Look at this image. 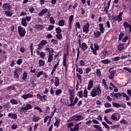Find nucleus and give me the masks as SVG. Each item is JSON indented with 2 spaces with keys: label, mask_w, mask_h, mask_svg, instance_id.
Masks as SVG:
<instances>
[{
  "label": "nucleus",
  "mask_w": 131,
  "mask_h": 131,
  "mask_svg": "<svg viewBox=\"0 0 131 131\" xmlns=\"http://www.w3.org/2000/svg\"><path fill=\"white\" fill-rule=\"evenodd\" d=\"M102 93V91L101 90V89L100 88V85H98L97 88H94L92 90L91 92V96L93 97V98L95 97H97V96H98Z\"/></svg>",
  "instance_id": "obj_1"
},
{
  "label": "nucleus",
  "mask_w": 131,
  "mask_h": 131,
  "mask_svg": "<svg viewBox=\"0 0 131 131\" xmlns=\"http://www.w3.org/2000/svg\"><path fill=\"white\" fill-rule=\"evenodd\" d=\"M18 33L20 36H21V37H24V36H25V34L26 33V31L25 30V29L21 26H18Z\"/></svg>",
  "instance_id": "obj_2"
},
{
  "label": "nucleus",
  "mask_w": 131,
  "mask_h": 131,
  "mask_svg": "<svg viewBox=\"0 0 131 131\" xmlns=\"http://www.w3.org/2000/svg\"><path fill=\"white\" fill-rule=\"evenodd\" d=\"M110 76H108L110 79H113L114 78V76L115 73H116V70H114L113 68H111L109 70Z\"/></svg>",
  "instance_id": "obj_3"
},
{
  "label": "nucleus",
  "mask_w": 131,
  "mask_h": 131,
  "mask_svg": "<svg viewBox=\"0 0 131 131\" xmlns=\"http://www.w3.org/2000/svg\"><path fill=\"white\" fill-rule=\"evenodd\" d=\"M2 9L4 10V11H9L12 9V5H11L9 3H4L3 5Z\"/></svg>",
  "instance_id": "obj_4"
},
{
  "label": "nucleus",
  "mask_w": 131,
  "mask_h": 131,
  "mask_svg": "<svg viewBox=\"0 0 131 131\" xmlns=\"http://www.w3.org/2000/svg\"><path fill=\"white\" fill-rule=\"evenodd\" d=\"M29 109H32V105L30 104H26L25 107H22L20 108V111L22 112H26V111H27V110H29Z\"/></svg>",
  "instance_id": "obj_5"
},
{
  "label": "nucleus",
  "mask_w": 131,
  "mask_h": 131,
  "mask_svg": "<svg viewBox=\"0 0 131 131\" xmlns=\"http://www.w3.org/2000/svg\"><path fill=\"white\" fill-rule=\"evenodd\" d=\"M89 28H90V24L87 23L83 27V32L85 33H89Z\"/></svg>",
  "instance_id": "obj_6"
},
{
  "label": "nucleus",
  "mask_w": 131,
  "mask_h": 131,
  "mask_svg": "<svg viewBox=\"0 0 131 131\" xmlns=\"http://www.w3.org/2000/svg\"><path fill=\"white\" fill-rule=\"evenodd\" d=\"M8 116V117H9V118H11L12 119H14V120H16V119L18 118V116H17V114H14L13 113H9Z\"/></svg>",
  "instance_id": "obj_7"
},
{
  "label": "nucleus",
  "mask_w": 131,
  "mask_h": 131,
  "mask_svg": "<svg viewBox=\"0 0 131 131\" xmlns=\"http://www.w3.org/2000/svg\"><path fill=\"white\" fill-rule=\"evenodd\" d=\"M70 101L71 103H73V100H74V92L72 90H70Z\"/></svg>",
  "instance_id": "obj_8"
},
{
  "label": "nucleus",
  "mask_w": 131,
  "mask_h": 131,
  "mask_svg": "<svg viewBox=\"0 0 131 131\" xmlns=\"http://www.w3.org/2000/svg\"><path fill=\"white\" fill-rule=\"evenodd\" d=\"M123 12H121L117 16V18L115 19V21H118V22H121L122 21V15Z\"/></svg>",
  "instance_id": "obj_9"
},
{
  "label": "nucleus",
  "mask_w": 131,
  "mask_h": 131,
  "mask_svg": "<svg viewBox=\"0 0 131 131\" xmlns=\"http://www.w3.org/2000/svg\"><path fill=\"white\" fill-rule=\"evenodd\" d=\"M21 98L24 99V100H26L27 99H28V98H33V95H31V94L28 93L27 94L23 95Z\"/></svg>",
  "instance_id": "obj_10"
},
{
  "label": "nucleus",
  "mask_w": 131,
  "mask_h": 131,
  "mask_svg": "<svg viewBox=\"0 0 131 131\" xmlns=\"http://www.w3.org/2000/svg\"><path fill=\"white\" fill-rule=\"evenodd\" d=\"M67 61V55H66V54H64V57H63V64L64 67H66V70H67V64H66V62Z\"/></svg>",
  "instance_id": "obj_11"
},
{
  "label": "nucleus",
  "mask_w": 131,
  "mask_h": 131,
  "mask_svg": "<svg viewBox=\"0 0 131 131\" xmlns=\"http://www.w3.org/2000/svg\"><path fill=\"white\" fill-rule=\"evenodd\" d=\"M5 14L7 17H12V15H13V11H10V10H6L5 12Z\"/></svg>",
  "instance_id": "obj_12"
},
{
  "label": "nucleus",
  "mask_w": 131,
  "mask_h": 131,
  "mask_svg": "<svg viewBox=\"0 0 131 131\" xmlns=\"http://www.w3.org/2000/svg\"><path fill=\"white\" fill-rule=\"evenodd\" d=\"M93 127H94V128H96L97 131H103V129L100 125H94Z\"/></svg>",
  "instance_id": "obj_13"
},
{
  "label": "nucleus",
  "mask_w": 131,
  "mask_h": 131,
  "mask_svg": "<svg viewBox=\"0 0 131 131\" xmlns=\"http://www.w3.org/2000/svg\"><path fill=\"white\" fill-rule=\"evenodd\" d=\"M48 13V9H43L40 13H38L39 16H43L45 14Z\"/></svg>",
  "instance_id": "obj_14"
},
{
  "label": "nucleus",
  "mask_w": 131,
  "mask_h": 131,
  "mask_svg": "<svg viewBox=\"0 0 131 131\" xmlns=\"http://www.w3.org/2000/svg\"><path fill=\"white\" fill-rule=\"evenodd\" d=\"M93 85H94V83L93 82V81L90 80L89 82V84L88 86V91H91V89H92V88H93Z\"/></svg>",
  "instance_id": "obj_15"
},
{
  "label": "nucleus",
  "mask_w": 131,
  "mask_h": 131,
  "mask_svg": "<svg viewBox=\"0 0 131 131\" xmlns=\"http://www.w3.org/2000/svg\"><path fill=\"white\" fill-rule=\"evenodd\" d=\"M111 118L115 121H118V118H117V115H116V114H113Z\"/></svg>",
  "instance_id": "obj_16"
},
{
  "label": "nucleus",
  "mask_w": 131,
  "mask_h": 131,
  "mask_svg": "<svg viewBox=\"0 0 131 131\" xmlns=\"http://www.w3.org/2000/svg\"><path fill=\"white\" fill-rule=\"evenodd\" d=\"M108 54V51L106 50H104L101 53V58L104 59L106 57V55Z\"/></svg>",
  "instance_id": "obj_17"
},
{
  "label": "nucleus",
  "mask_w": 131,
  "mask_h": 131,
  "mask_svg": "<svg viewBox=\"0 0 131 131\" xmlns=\"http://www.w3.org/2000/svg\"><path fill=\"white\" fill-rule=\"evenodd\" d=\"M55 122L54 123L55 126H57V127H59L60 126V121H61L60 119H57V118L55 117Z\"/></svg>",
  "instance_id": "obj_18"
},
{
  "label": "nucleus",
  "mask_w": 131,
  "mask_h": 131,
  "mask_svg": "<svg viewBox=\"0 0 131 131\" xmlns=\"http://www.w3.org/2000/svg\"><path fill=\"white\" fill-rule=\"evenodd\" d=\"M39 119H40L39 117L37 116L36 115L33 116L32 120H33V121H34V122H37V121H38V120H39Z\"/></svg>",
  "instance_id": "obj_19"
},
{
  "label": "nucleus",
  "mask_w": 131,
  "mask_h": 131,
  "mask_svg": "<svg viewBox=\"0 0 131 131\" xmlns=\"http://www.w3.org/2000/svg\"><path fill=\"white\" fill-rule=\"evenodd\" d=\"M77 102H78V98L77 97H76L74 103L72 102V103L70 104L69 105V106L72 107V106H74V105H75V104H76L77 103Z\"/></svg>",
  "instance_id": "obj_20"
},
{
  "label": "nucleus",
  "mask_w": 131,
  "mask_h": 131,
  "mask_svg": "<svg viewBox=\"0 0 131 131\" xmlns=\"http://www.w3.org/2000/svg\"><path fill=\"white\" fill-rule=\"evenodd\" d=\"M53 56H54V54L49 53L48 60L49 63L53 61Z\"/></svg>",
  "instance_id": "obj_21"
},
{
  "label": "nucleus",
  "mask_w": 131,
  "mask_h": 131,
  "mask_svg": "<svg viewBox=\"0 0 131 131\" xmlns=\"http://www.w3.org/2000/svg\"><path fill=\"white\" fill-rule=\"evenodd\" d=\"M117 49H118V51H120V52H121V51H122V50L124 49V45H123V44H120L118 46Z\"/></svg>",
  "instance_id": "obj_22"
},
{
  "label": "nucleus",
  "mask_w": 131,
  "mask_h": 131,
  "mask_svg": "<svg viewBox=\"0 0 131 131\" xmlns=\"http://www.w3.org/2000/svg\"><path fill=\"white\" fill-rule=\"evenodd\" d=\"M99 30L101 31V33H104V26H103V24H99Z\"/></svg>",
  "instance_id": "obj_23"
},
{
  "label": "nucleus",
  "mask_w": 131,
  "mask_h": 131,
  "mask_svg": "<svg viewBox=\"0 0 131 131\" xmlns=\"http://www.w3.org/2000/svg\"><path fill=\"white\" fill-rule=\"evenodd\" d=\"M60 84V81H59V78L58 77H55V85L58 86Z\"/></svg>",
  "instance_id": "obj_24"
},
{
  "label": "nucleus",
  "mask_w": 131,
  "mask_h": 131,
  "mask_svg": "<svg viewBox=\"0 0 131 131\" xmlns=\"http://www.w3.org/2000/svg\"><path fill=\"white\" fill-rule=\"evenodd\" d=\"M82 50L83 51H85V50L88 49V45H86V43H82Z\"/></svg>",
  "instance_id": "obj_25"
},
{
  "label": "nucleus",
  "mask_w": 131,
  "mask_h": 131,
  "mask_svg": "<svg viewBox=\"0 0 131 131\" xmlns=\"http://www.w3.org/2000/svg\"><path fill=\"white\" fill-rule=\"evenodd\" d=\"M10 102L12 105H17V104H18V101L16 100L15 99H11Z\"/></svg>",
  "instance_id": "obj_26"
},
{
  "label": "nucleus",
  "mask_w": 131,
  "mask_h": 131,
  "mask_svg": "<svg viewBox=\"0 0 131 131\" xmlns=\"http://www.w3.org/2000/svg\"><path fill=\"white\" fill-rule=\"evenodd\" d=\"M21 24L23 26H25V27H26V26H27V23L26 22L25 19L23 18L21 19Z\"/></svg>",
  "instance_id": "obj_27"
},
{
  "label": "nucleus",
  "mask_w": 131,
  "mask_h": 131,
  "mask_svg": "<svg viewBox=\"0 0 131 131\" xmlns=\"http://www.w3.org/2000/svg\"><path fill=\"white\" fill-rule=\"evenodd\" d=\"M95 34V38H97V37H99L100 35H101V32L99 31H97L96 32H94Z\"/></svg>",
  "instance_id": "obj_28"
},
{
  "label": "nucleus",
  "mask_w": 131,
  "mask_h": 131,
  "mask_svg": "<svg viewBox=\"0 0 131 131\" xmlns=\"http://www.w3.org/2000/svg\"><path fill=\"white\" fill-rule=\"evenodd\" d=\"M45 65V61L42 60H40L39 61V67H41Z\"/></svg>",
  "instance_id": "obj_29"
},
{
  "label": "nucleus",
  "mask_w": 131,
  "mask_h": 131,
  "mask_svg": "<svg viewBox=\"0 0 131 131\" xmlns=\"http://www.w3.org/2000/svg\"><path fill=\"white\" fill-rule=\"evenodd\" d=\"M55 31L56 32V33H57V34H61V32H62V30L61 29V28H60V27H57L55 29Z\"/></svg>",
  "instance_id": "obj_30"
},
{
  "label": "nucleus",
  "mask_w": 131,
  "mask_h": 131,
  "mask_svg": "<svg viewBox=\"0 0 131 131\" xmlns=\"http://www.w3.org/2000/svg\"><path fill=\"white\" fill-rule=\"evenodd\" d=\"M110 60L109 59H105L101 61V63L103 64H109L110 63Z\"/></svg>",
  "instance_id": "obj_31"
},
{
  "label": "nucleus",
  "mask_w": 131,
  "mask_h": 131,
  "mask_svg": "<svg viewBox=\"0 0 131 131\" xmlns=\"http://www.w3.org/2000/svg\"><path fill=\"white\" fill-rule=\"evenodd\" d=\"M104 120H105V121H106V122H107V123H108V124L112 125V123L111 121H110L109 120H108V118H107V117L104 116Z\"/></svg>",
  "instance_id": "obj_32"
},
{
  "label": "nucleus",
  "mask_w": 131,
  "mask_h": 131,
  "mask_svg": "<svg viewBox=\"0 0 131 131\" xmlns=\"http://www.w3.org/2000/svg\"><path fill=\"white\" fill-rule=\"evenodd\" d=\"M65 25V21L63 20V19H61L59 22V26H64Z\"/></svg>",
  "instance_id": "obj_33"
},
{
  "label": "nucleus",
  "mask_w": 131,
  "mask_h": 131,
  "mask_svg": "<svg viewBox=\"0 0 131 131\" xmlns=\"http://www.w3.org/2000/svg\"><path fill=\"white\" fill-rule=\"evenodd\" d=\"M34 27L37 29H42V25H35Z\"/></svg>",
  "instance_id": "obj_34"
},
{
  "label": "nucleus",
  "mask_w": 131,
  "mask_h": 131,
  "mask_svg": "<svg viewBox=\"0 0 131 131\" xmlns=\"http://www.w3.org/2000/svg\"><path fill=\"white\" fill-rule=\"evenodd\" d=\"M62 93V90L61 89L57 90L55 91V95L58 96V95H60Z\"/></svg>",
  "instance_id": "obj_35"
},
{
  "label": "nucleus",
  "mask_w": 131,
  "mask_h": 131,
  "mask_svg": "<svg viewBox=\"0 0 131 131\" xmlns=\"http://www.w3.org/2000/svg\"><path fill=\"white\" fill-rule=\"evenodd\" d=\"M96 74L97 76H98V77H100V76H101V71L100 70V69H97L96 70Z\"/></svg>",
  "instance_id": "obj_36"
},
{
  "label": "nucleus",
  "mask_w": 131,
  "mask_h": 131,
  "mask_svg": "<svg viewBox=\"0 0 131 131\" xmlns=\"http://www.w3.org/2000/svg\"><path fill=\"white\" fill-rule=\"evenodd\" d=\"M123 26L124 28H128V27L130 26V25L128 24L127 22H124L123 24Z\"/></svg>",
  "instance_id": "obj_37"
},
{
  "label": "nucleus",
  "mask_w": 131,
  "mask_h": 131,
  "mask_svg": "<svg viewBox=\"0 0 131 131\" xmlns=\"http://www.w3.org/2000/svg\"><path fill=\"white\" fill-rule=\"evenodd\" d=\"M74 16L73 15H71L69 17V24L70 25H71V24L72 23V20H73L74 19Z\"/></svg>",
  "instance_id": "obj_38"
},
{
  "label": "nucleus",
  "mask_w": 131,
  "mask_h": 131,
  "mask_svg": "<svg viewBox=\"0 0 131 131\" xmlns=\"http://www.w3.org/2000/svg\"><path fill=\"white\" fill-rule=\"evenodd\" d=\"M11 128L12 129H17L18 128V125L14 123L11 126Z\"/></svg>",
  "instance_id": "obj_39"
},
{
  "label": "nucleus",
  "mask_w": 131,
  "mask_h": 131,
  "mask_svg": "<svg viewBox=\"0 0 131 131\" xmlns=\"http://www.w3.org/2000/svg\"><path fill=\"white\" fill-rule=\"evenodd\" d=\"M113 105L114 107H116V108H119V107H120V104L116 102H113Z\"/></svg>",
  "instance_id": "obj_40"
},
{
  "label": "nucleus",
  "mask_w": 131,
  "mask_h": 131,
  "mask_svg": "<svg viewBox=\"0 0 131 131\" xmlns=\"http://www.w3.org/2000/svg\"><path fill=\"white\" fill-rule=\"evenodd\" d=\"M115 98H117V99H118L119 98H120V97H121V94H120V93H115Z\"/></svg>",
  "instance_id": "obj_41"
},
{
  "label": "nucleus",
  "mask_w": 131,
  "mask_h": 131,
  "mask_svg": "<svg viewBox=\"0 0 131 131\" xmlns=\"http://www.w3.org/2000/svg\"><path fill=\"white\" fill-rule=\"evenodd\" d=\"M50 22L51 24H55V19H54V18L53 16H51L50 18Z\"/></svg>",
  "instance_id": "obj_42"
},
{
  "label": "nucleus",
  "mask_w": 131,
  "mask_h": 131,
  "mask_svg": "<svg viewBox=\"0 0 131 131\" xmlns=\"http://www.w3.org/2000/svg\"><path fill=\"white\" fill-rule=\"evenodd\" d=\"M7 90H8V91H13V90H15V86L11 85L7 88Z\"/></svg>",
  "instance_id": "obj_43"
},
{
  "label": "nucleus",
  "mask_w": 131,
  "mask_h": 131,
  "mask_svg": "<svg viewBox=\"0 0 131 131\" xmlns=\"http://www.w3.org/2000/svg\"><path fill=\"white\" fill-rule=\"evenodd\" d=\"M72 126H74V124L72 122L69 123L67 124V127H68V128H70L71 129Z\"/></svg>",
  "instance_id": "obj_44"
},
{
  "label": "nucleus",
  "mask_w": 131,
  "mask_h": 131,
  "mask_svg": "<svg viewBox=\"0 0 131 131\" xmlns=\"http://www.w3.org/2000/svg\"><path fill=\"white\" fill-rule=\"evenodd\" d=\"M79 128V124H77L75 125V127L72 128L73 130H78V129Z\"/></svg>",
  "instance_id": "obj_45"
},
{
  "label": "nucleus",
  "mask_w": 131,
  "mask_h": 131,
  "mask_svg": "<svg viewBox=\"0 0 131 131\" xmlns=\"http://www.w3.org/2000/svg\"><path fill=\"white\" fill-rule=\"evenodd\" d=\"M83 97H84V98H88V90H86V89H85L84 91Z\"/></svg>",
  "instance_id": "obj_46"
},
{
  "label": "nucleus",
  "mask_w": 131,
  "mask_h": 131,
  "mask_svg": "<svg viewBox=\"0 0 131 131\" xmlns=\"http://www.w3.org/2000/svg\"><path fill=\"white\" fill-rule=\"evenodd\" d=\"M77 77L78 78V79H79V80H80V82H81V78H82V77L81 76V75H79V74L77 73Z\"/></svg>",
  "instance_id": "obj_47"
},
{
  "label": "nucleus",
  "mask_w": 131,
  "mask_h": 131,
  "mask_svg": "<svg viewBox=\"0 0 131 131\" xmlns=\"http://www.w3.org/2000/svg\"><path fill=\"white\" fill-rule=\"evenodd\" d=\"M40 43L42 44V46H46V45L48 43V42H47V40H42L40 42Z\"/></svg>",
  "instance_id": "obj_48"
},
{
  "label": "nucleus",
  "mask_w": 131,
  "mask_h": 131,
  "mask_svg": "<svg viewBox=\"0 0 131 131\" xmlns=\"http://www.w3.org/2000/svg\"><path fill=\"white\" fill-rule=\"evenodd\" d=\"M124 34L123 33H120L119 36V40H121L122 38H123Z\"/></svg>",
  "instance_id": "obj_49"
},
{
  "label": "nucleus",
  "mask_w": 131,
  "mask_h": 131,
  "mask_svg": "<svg viewBox=\"0 0 131 131\" xmlns=\"http://www.w3.org/2000/svg\"><path fill=\"white\" fill-rule=\"evenodd\" d=\"M75 119L76 120H82V117H81V116H77L76 117Z\"/></svg>",
  "instance_id": "obj_50"
},
{
  "label": "nucleus",
  "mask_w": 131,
  "mask_h": 131,
  "mask_svg": "<svg viewBox=\"0 0 131 131\" xmlns=\"http://www.w3.org/2000/svg\"><path fill=\"white\" fill-rule=\"evenodd\" d=\"M21 71H22V69L21 68H18L16 69V70L14 72V73H18L19 72H21Z\"/></svg>",
  "instance_id": "obj_51"
},
{
  "label": "nucleus",
  "mask_w": 131,
  "mask_h": 131,
  "mask_svg": "<svg viewBox=\"0 0 131 131\" xmlns=\"http://www.w3.org/2000/svg\"><path fill=\"white\" fill-rule=\"evenodd\" d=\"M102 125H104L105 126V127H106V128H107V129H109V128H110L109 127V126L105 122H102Z\"/></svg>",
  "instance_id": "obj_52"
},
{
  "label": "nucleus",
  "mask_w": 131,
  "mask_h": 131,
  "mask_svg": "<svg viewBox=\"0 0 131 131\" xmlns=\"http://www.w3.org/2000/svg\"><path fill=\"white\" fill-rule=\"evenodd\" d=\"M94 48L95 50H99L100 49V47H99V45L97 43H94Z\"/></svg>",
  "instance_id": "obj_53"
},
{
  "label": "nucleus",
  "mask_w": 131,
  "mask_h": 131,
  "mask_svg": "<svg viewBox=\"0 0 131 131\" xmlns=\"http://www.w3.org/2000/svg\"><path fill=\"white\" fill-rule=\"evenodd\" d=\"M34 109H36V110L39 111L40 113H41V112H42V110H41V108L39 107V106L35 107Z\"/></svg>",
  "instance_id": "obj_54"
},
{
  "label": "nucleus",
  "mask_w": 131,
  "mask_h": 131,
  "mask_svg": "<svg viewBox=\"0 0 131 131\" xmlns=\"http://www.w3.org/2000/svg\"><path fill=\"white\" fill-rule=\"evenodd\" d=\"M60 103L64 104H66V100L64 98H61L60 99Z\"/></svg>",
  "instance_id": "obj_55"
},
{
  "label": "nucleus",
  "mask_w": 131,
  "mask_h": 131,
  "mask_svg": "<svg viewBox=\"0 0 131 131\" xmlns=\"http://www.w3.org/2000/svg\"><path fill=\"white\" fill-rule=\"evenodd\" d=\"M77 71L79 72L80 74H82L83 73V72L82 71V69L81 68L77 69Z\"/></svg>",
  "instance_id": "obj_56"
},
{
  "label": "nucleus",
  "mask_w": 131,
  "mask_h": 131,
  "mask_svg": "<svg viewBox=\"0 0 131 131\" xmlns=\"http://www.w3.org/2000/svg\"><path fill=\"white\" fill-rule=\"evenodd\" d=\"M29 85L30 86H31L32 88H34V86H35L36 84L35 83H34V82L32 81L29 84Z\"/></svg>",
  "instance_id": "obj_57"
},
{
  "label": "nucleus",
  "mask_w": 131,
  "mask_h": 131,
  "mask_svg": "<svg viewBox=\"0 0 131 131\" xmlns=\"http://www.w3.org/2000/svg\"><path fill=\"white\" fill-rule=\"evenodd\" d=\"M56 38L58 39H61L62 38V34H57L56 35Z\"/></svg>",
  "instance_id": "obj_58"
},
{
  "label": "nucleus",
  "mask_w": 131,
  "mask_h": 131,
  "mask_svg": "<svg viewBox=\"0 0 131 131\" xmlns=\"http://www.w3.org/2000/svg\"><path fill=\"white\" fill-rule=\"evenodd\" d=\"M43 74V71H40L38 73V74H37V77H39L40 76V75H42Z\"/></svg>",
  "instance_id": "obj_59"
},
{
  "label": "nucleus",
  "mask_w": 131,
  "mask_h": 131,
  "mask_svg": "<svg viewBox=\"0 0 131 131\" xmlns=\"http://www.w3.org/2000/svg\"><path fill=\"white\" fill-rule=\"evenodd\" d=\"M54 28V25H50L49 27L48 28V29L49 31H51V30H52Z\"/></svg>",
  "instance_id": "obj_60"
},
{
  "label": "nucleus",
  "mask_w": 131,
  "mask_h": 131,
  "mask_svg": "<svg viewBox=\"0 0 131 131\" xmlns=\"http://www.w3.org/2000/svg\"><path fill=\"white\" fill-rule=\"evenodd\" d=\"M104 106L106 107V108L110 107H111V104L110 103H106L104 104Z\"/></svg>",
  "instance_id": "obj_61"
},
{
  "label": "nucleus",
  "mask_w": 131,
  "mask_h": 131,
  "mask_svg": "<svg viewBox=\"0 0 131 131\" xmlns=\"http://www.w3.org/2000/svg\"><path fill=\"white\" fill-rule=\"evenodd\" d=\"M80 66L83 67L84 66V65H85V63L84 62V61H83V60H80Z\"/></svg>",
  "instance_id": "obj_62"
},
{
  "label": "nucleus",
  "mask_w": 131,
  "mask_h": 131,
  "mask_svg": "<svg viewBox=\"0 0 131 131\" xmlns=\"http://www.w3.org/2000/svg\"><path fill=\"white\" fill-rule=\"evenodd\" d=\"M40 57L41 58H43V57H46V54L44 52H40Z\"/></svg>",
  "instance_id": "obj_63"
},
{
  "label": "nucleus",
  "mask_w": 131,
  "mask_h": 131,
  "mask_svg": "<svg viewBox=\"0 0 131 131\" xmlns=\"http://www.w3.org/2000/svg\"><path fill=\"white\" fill-rule=\"evenodd\" d=\"M127 95H128L129 97L130 98H131V90H128L127 91Z\"/></svg>",
  "instance_id": "obj_64"
}]
</instances>
